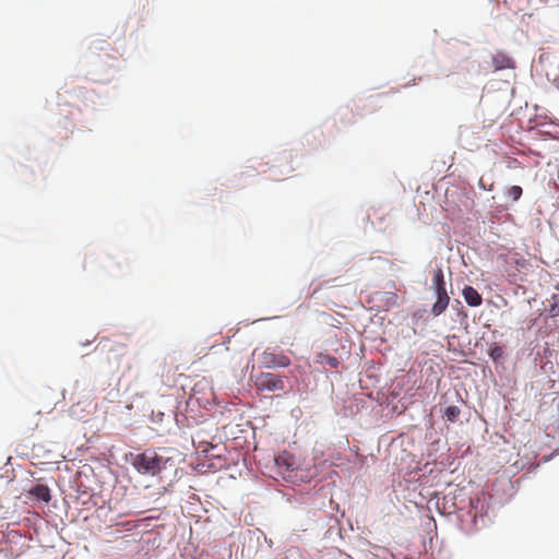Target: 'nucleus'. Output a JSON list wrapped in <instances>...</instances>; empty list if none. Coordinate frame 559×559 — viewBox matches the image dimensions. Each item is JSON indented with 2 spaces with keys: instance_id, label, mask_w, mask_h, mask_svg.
Masks as SVG:
<instances>
[{
  "instance_id": "20e7f679",
  "label": "nucleus",
  "mask_w": 559,
  "mask_h": 559,
  "mask_svg": "<svg viewBox=\"0 0 559 559\" xmlns=\"http://www.w3.org/2000/svg\"><path fill=\"white\" fill-rule=\"evenodd\" d=\"M258 385L262 390L276 391L284 390V380L274 373H262L259 378Z\"/></svg>"
},
{
  "instance_id": "f3484780",
  "label": "nucleus",
  "mask_w": 559,
  "mask_h": 559,
  "mask_svg": "<svg viewBox=\"0 0 559 559\" xmlns=\"http://www.w3.org/2000/svg\"><path fill=\"white\" fill-rule=\"evenodd\" d=\"M403 441H404V438H403V437H400V438L395 439V440L392 442L391 447H395L397 443H400V445H402V444H403Z\"/></svg>"
},
{
  "instance_id": "dca6fc26",
  "label": "nucleus",
  "mask_w": 559,
  "mask_h": 559,
  "mask_svg": "<svg viewBox=\"0 0 559 559\" xmlns=\"http://www.w3.org/2000/svg\"><path fill=\"white\" fill-rule=\"evenodd\" d=\"M503 355V350L500 346H495L490 349V357L497 361L498 359H500Z\"/></svg>"
},
{
  "instance_id": "4468645a",
  "label": "nucleus",
  "mask_w": 559,
  "mask_h": 559,
  "mask_svg": "<svg viewBox=\"0 0 559 559\" xmlns=\"http://www.w3.org/2000/svg\"><path fill=\"white\" fill-rule=\"evenodd\" d=\"M548 312L550 317H559V296H552V302L549 306Z\"/></svg>"
},
{
  "instance_id": "ddd939ff",
  "label": "nucleus",
  "mask_w": 559,
  "mask_h": 559,
  "mask_svg": "<svg viewBox=\"0 0 559 559\" xmlns=\"http://www.w3.org/2000/svg\"><path fill=\"white\" fill-rule=\"evenodd\" d=\"M523 190L520 186H511L507 189L506 195L512 201H519L522 197Z\"/></svg>"
},
{
  "instance_id": "6e6552de",
  "label": "nucleus",
  "mask_w": 559,
  "mask_h": 559,
  "mask_svg": "<svg viewBox=\"0 0 559 559\" xmlns=\"http://www.w3.org/2000/svg\"><path fill=\"white\" fill-rule=\"evenodd\" d=\"M29 495L35 499L44 502H49L51 499L50 489L46 485H36L29 490Z\"/></svg>"
},
{
  "instance_id": "9d476101",
  "label": "nucleus",
  "mask_w": 559,
  "mask_h": 559,
  "mask_svg": "<svg viewBox=\"0 0 559 559\" xmlns=\"http://www.w3.org/2000/svg\"><path fill=\"white\" fill-rule=\"evenodd\" d=\"M450 298L448 295L437 296V301L433 304L431 312L438 317L445 311L449 306Z\"/></svg>"
},
{
  "instance_id": "1a4fd4ad",
  "label": "nucleus",
  "mask_w": 559,
  "mask_h": 559,
  "mask_svg": "<svg viewBox=\"0 0 559 559\" xmlns=\"http://www.w3.org/2000/svg\"><path fill=\"white\" fill-rule=\"evenodd\" d=\"M314 362L319 365H328L333 369L340 366V360L328 353H319L316 355Z\"/></svg>"
},
{
  "instance_id": "39448f33",
  "label": "nucleus",
  "mask_w": 559,
  "mask_h": 559,
  "mask_svg": "<svg viewBox=\"0 0 559 559\" xmlns=\"http://www.w3.org/2000/svg\"><path fill=\"white\" fill-rule=\"evenodd\" d=\"M492 63L495 67V70H503V69H513L514 61L512 58H510L507 53L498 51L492 56Z\"/></svg>"
},
{
  "instance_id": "423d86ee",
  "label": "nucleus",
  "mask_w": 559,
  "mask_h": 559,
  "mask_svg": "<svg viewBox=\"0 0 559 559\" xmlns=\"http://www.w3.org/2000/svg\"><path fill=\"white\" fill-rule=\"evenodd\" d=\"M432 284L436 292V296L448 295L442 269L438 267L437 270L433 271Z\"/></svg>"
},
{
  "instance_id": "7ed1b4c3",
  "label": "nucleus",
  "mask_w": 559,
  "mask_h": 559,
  "mask_svg": "<svg viewBox=\"0 0 559 559\" xmlns=\"http://www.w3.org/2000/svg\"><path fill=\"white\" fill-rule=\"evenodd\" d=\"M260 361L265 368L287 367L290 365V359L283 353L266 349L260 356Z\"/></svg>"
},
{
  "instance_id": "f8f14e48",
  "label": "nucleus",
  "mask_w": 559,
  "mask_h": 559,
  "mask_svg": "<svg viewBox=\"0 0 559 559\" xmlns=\"http://www.w3.org/2000/svg\"><path fill=\"white\" fill-rule=\"evenodd\" d=\"M197 452L199 454H206L210 450L214 449L215 445H213L210 441L201 439L198 436V445H195Z\"/></svg>"
},
{
  "instance_id": "f257e3e1",
  "label": "nucleus",
  "mask_w": 559,
  "mask_h": 559,
  "mask_svg": "<svg viewBox=\"0 0 559 559\" xmlns=\"http://www.w3.org/2000/svg\"><path fill=\"white\" fill-rule=\"evenodd\" d=\"M294 459L295 456H261L258 464L266 468L263 474L274 478L276 476L285 478L286 473L294 469Z\"/></svg>"
},
{
  "instance_id": "9b49d317",
  "label": "nucleus",
  "mask_w": 559,
  "mask_h": 559,
  "mask_svg": "<svg viewBox=\"0 0 559 559\" xmlns=\"http://www.w3.org/2000/svg\"><path fill=\"white\" fill-rule=\"evenodd\" d=\"M461 411L457 406H448L443 413V417L451 423H454L460 417Z\"/></svg>"
},
{
  "instance_id": "0eeeda50",
  "label": "nucleus",
  "mask_w": 559,
  "mask_h": 559,
  "mask_svg": "<svg viewBox=\"0 0 559 559\" xmlns=\"http://www.w3.org/2000/svg\"><path fill=\"white\" fill-rule=\"evenodd\" d=\"M462 294L468 306L478 307L483 302L480 294L472 286H465Z\"/></svg>"
},
{
  "instance_id": "f03ea898",
  "label": "nucleus",
  "mask_w": 559,
  "mask_h": 559,
  "mask_svg": "<svg viewBox=\"0 0 559 559\" xmlns=\"http://www.w3.org/2000/svg\"><path fill=\"white\" fill-rule=\"evenodd\" d=\"M130 463L142 474L155 475L162 468L158 456H130Z\"/></svg>"
},
{
  "instance_id": "2eb2a0df",
  "label": "nucleus",
  "mask_w": 559,
  "mask_h": 559,
  "mask_svg": "<svg viewBox=\"0 0 559 559\" xmlns=\"http://www.w3.org/2000/svg\"><path fill=\"white\" fill-rule=\"evenodd\" d=\"M193 459H195V461H192L190 464L193 466L195 464V469L199 472V473H206L210 471V468L213 467L212 464H209L206 467H205V464L204 463H199V459L200 456H192Z\"/></svg>"
}]
</instances>
